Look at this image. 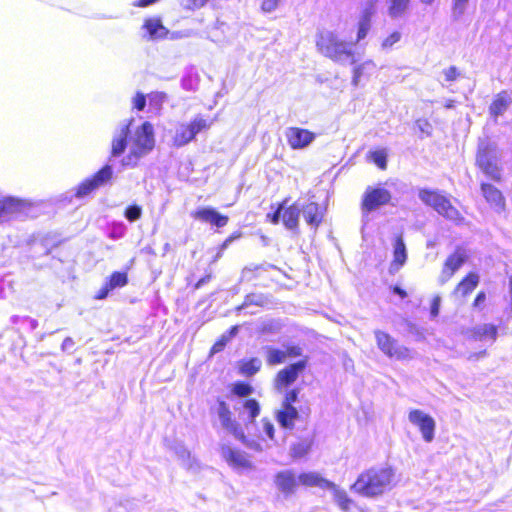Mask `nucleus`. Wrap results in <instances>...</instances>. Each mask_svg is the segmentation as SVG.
<instances>
[{
	"label": "nucleus",
	"mask_w": 512,
	"mask_h": 512,
	"mask_svg": "<svg viewBox=\"0 0 512 512\" xmlns=\"http://www.w3.org/2000/svg\"><path fill=\"white\" fill-rule=\"evenodd\" d=\"M475 335L479 339L489 338L495 341L497 338V327L493 324H483L475 328Z\"/></svg>",
	"instance_id": "nucleus-35"
},
{
	"label": "nucleus",
	"mask_w": 512,
	"mask_h": 512,
	"mask_svg": "<svg viewBox=\"0 0 512 512\" xmlns=\"http://www.w3.org/2000/svg\"><path fill=\"white\" fill-rule=\"evenodd\" d=\"M165 95L163 93H155L151 96V100H159L162 101L164 99Z\"/></svg>",
	"instance_id": "nucleus-64"
},
{
	"label": "nucleus",
	"mask_w": 512,
	"mask_h": 512,
	"mask_svg": "<svg viewBox=\"0 0 512 512\" xmlns=\"http://www.w3.org/2000/svg\"><path fill=\"white\" fill-rule=\"evenodd\" d=\"M73 347H74V341L70 337L65 338L61 345V349L63 351H70Z\"/></svg>",
	"instance_id": "nucleus-56"
},
{
	"label": "nucleus",
	"mask_w": 512,
	"mask_h": 512,
	"mask_svg": "<svg viewBox=\"0 0 512 512\" xmlns=\"http://www.w3.org/2000/svg\"><path fill=\"white\" fill-rule=\"evenodd\" d=\"M310 448H311V444L309 441H306V440L300 441L291 446L290 455L293 458H302L308 454V452L310 451Z\"/></svg>",
	"instance_id": "nucleus-38"
},
{
	"label": "nucleus",
	"mask_w": 512,
	"mask_h": 512,
	"mask_svg": "<svg viewBox=\"0 0 512 512\" xmlns=\"http://www.w3.org/2000/svg\"><path fill=\"white\" fill-rule=\"evenodd\" d=\"M191 216L204 223H209L218 228L228 223V217L220 214L212 207H201L191 213Z\"/></svg>",
	"instance_id": "nucleus-16"
},
{
	"label": "nucleus",
	"mask_w": 512,
	"mask_h": 512,
	"mask_svg": "<svg viewBox=\"0 0 512 512\" xmlns=\"http://www.w3.org/2000/svg\"><path fill=\"white\" fill-rule=\"evenodd\" d=\"M233 392L238 396H248L252 393V387L245 383H236L233 385Z\"/></svg>",
	"instance_id": "nucleus-43"
},
{
	"label": "nucleus",
	"mask_w": 512,
	"mask_h": 512,
	"mask_svg": "<svg viewBox=\"0 0 512 512\" xmlns=\"http://www.w3.org/2000/svg\"><path fill=\"white\" fill-rule=\"evenodd\" d=\"M300 210L301 206L298 203H294L284 210L282 214V221L286 228H297Z\"/></svg>",
	"instance_id": "nucleus-31"
},
{
	"label": "nucleus",
	"mask_w": 512,
	"mask_h": 512,
	"mask_svg": "<svg viewBox=\"0 0 512 512\" xmlns=\"http://www.w3.org/2000/svg\"><path fill=\"white\" fill-rule=\"evenodd\" d=\"M112 175H113L112 167L109 165H105L92 178L84 180L78 186L76 196L77 197H85V196L89 195L94 190H96L100 186L107 183L112 178Z\"/></svg>",
	"instance_id": "nucleus-12"
},
{
	"label": "nucleus",
	"mask_w": 512,
	"mask_h": 512,
	"mask_svg": "<svg viewBox=\"0 0 512 512\" xmlns=\"http://www.w3.org/2000/svg\"><path fill=\"white\" fill-rule=\"evenodd\" d=\"M467 260V253L464 249L458 248L444 262L441 273L438 277L440 285L447 283Z\"/></svg>",
	"instance_id": "nucleus-11"
},
{
	"label": "nucleus",
	"mask_w": 512,
	"mask_h": 512,
	"mask_svg": "<svg viewBox=\"0 0 512 512\" xmlns=\"http://www.w3.org/2000/svg\"><path fill=\"white\" fill-rule=\"evenodd\" d=\"M443 75L446 81L451 82L455 81L459 76V72L455 66H450L447 69L443 70Z\"/></svg>",
	"instance_id": "nucleus-47"
},
{
	"label": "nucleus",
	"mask_w": 512,
	"mask_h": 512,
	"mask_svg": "<svg viewBox=\"0 0 512 512\" xmlns=\"http://www.w3.org/2000/svg\"><path fill=\"white\" fill-rule=\"evenodd\" d=\"M480 277L477 273L471 272L462 279L452 292L456 299H462L468 296L478 286Z\"/></svg>",
	"instance_id": "nucleus-21"
},
{
	"label": "nucleus",
	"mask_w": 512,
	"mask_h": 512,
	"mask_svg": "<svg viewBox=\"0 0 512 512\" xmlns=\"http://www.w3.org/2000/svg\"><path fill=\"white\" fill-rule=\"evenodd\" d=\"M146 105V98L142 93H137L133 98V107L137 110H143Z\"/></svg>",
	"instance_id": "nucleus-51"
},
{
	"label": "nucleus",
	"mask_w": 512,
	"mask_h": 512,
	"mask_svg": "<svg viewBox=\"0 0 512 512\" xmlns=\"http://www.w3.org/2000/svg\"><path fill=\"white\" fill-rule=\"evenodd\" d=\"M394 477L389 467L371 468L358 476L351 489L364 497H378L393 487Z\"/></svg>",
	"instance_id": "nucleus-2"
},
{
	"label": "nucleus",
	"mask_w": 512,
	"mask_h": 512,
	"mask_svg": "<svg viewBox=\"0 0 512 512\" xmlns=\"http://www.w3.org/2000/svg\"><path fill=\"white\" fill-rule=\"evenodd\" d=\"M237 331H238V326H233L230 331L228 332V334H225L229 340L234 337L236 334H237Z\"/></svg>",
	"instance_id": "nucleus-63"
},
{
	"label": "nucleus",
	"mask_w": 512,
	"mask_h": 512,
	"mask_svg": "<svg viewBox=\"0 0 512 512\" xmlns=\"http://www.w3.org/2000/svg\"><path fill=\"white\" fill-rule=\"evenodd\" d=\"M501 159L497 145L488 140H481L478 145L476 164L482 172L494 181H500L502 168L499 164Z\"/></svg>",
	"instance_id": "nucleus-4"
},
{
	"label": "nucleus",
	"mask_w": 512,
	"mask_h": 512,
	"mask_svg": "<svg viewBox=\"0 0 512 512\" xmlns=\"http://www.w3.org/2000/svg\"><path fill=\"white\" fill-rule=\"evenodd\" d=\"M511 103V98L507 92L502 91L498 93L489 106L490 115L496 120L499 116L503 115Z\"/></svg>",
	"instance_id": "nucleus-26"
},
{
	"label": "nucleus",
	"mask_w": 512,
	"mask_h": 512,
	"mask_svg": "<svg viewBox=\"0 0 512 512\" xmlns=\"http://www.w3.org/2000/svg\"><path fill=\"white\" fill-rule=\"evenodd\" d=\"M327 490L331 491L334 502L343 512H349L351 510L354 502L345 490L341 489L333 482H331V486H329Z\"/></svg>",
	"instance_id": "nucleus-25"
},
{
	"label": "nucleus",
	"mask_w": 512,
	"mask_h": 512,
	"mask_svg": "<svg viewBox=\"0 0 512 512\" xmlns=\"http://www.w3.org/2000/svg\"><path fill=\"white\" fill-rule=\"evenodd\" d=\"M392 199L391 192L378 185V186H368L363 193L361 207L363 211V215L375 211L382 206L389 204Z\"/></svg>",
	"instance_id": "nucleus-7"
},
{
	"label": "nucleus",
	"mask_w": 512,
	"mask_h": 512,
	"mask_svg": "<svg viewBox=\"0 0 512 512\" xmlns=\"http://www.w3.org/2000/svg\"><path fill=\"white\" fill-rule=\"evenodd\" d=\"M375 13V7L374 4H371L369 7L365 8L359 17L358 23H357V34H356V40L354 43L357 44L364 40L366 36L368 35L371 25H372V17Z\"/></svg>",
	"instance_id": "nucleus-20"
},
{
	"label": "nucleus",
	"mask_w": 512,
	"mask_h": 512,
	"mask_svg": "<svg viewBox=\"0 0 512 512\" xmlns=\"http://www.w3.org/2000/svg\"><path fill=\"white\" fill-rule=\"evenodd\" d=\"M262 423H263V431L267 434V436L271 440H274V432H275L274 425L267 419H263Z\"/></svg>",
	"instance_id": "nucleus-54"
},
{
	"label": "nucleus",
	"mask_w": 512,
	"mask_h": 512,
	"mask_svg": "<svg viewBox=\"0 0 512 512\" xmlns=\"http://www.w3.org/2000/svg\"><path fill=\"white\" fill-rule=\"evenodd\" d=\"M208 0H183L182 6L186 9H197L203 7Z\"/></svg>",
	"instance_id": "nucleus-45"
},
{
	"label": "nucleus",
	"mask_w": 512,
	"mask_h": 512,
	"mask_svg": "<svg viewBox=\"0 0 512 512\" xmlns=\"http://www.w3.org/2000/svg\"><path fill=\"white\" fill-rule=\"evenodd\" d=\"M407 261V250L402 236H397L393 244V259L389 266L390 273L398 272Z\"/></svg>",
	"instance_id": "nucleus-19"
},
{
	"label": "nucleus",
	"mask_w": 512,
	"mask_h": 512,
	"mask_svg": "<svg viewBox=\"0 0 512 512\" xmlns=\"http://www.w3.org/2000/svg\"><path fill=\"white\" fill-rule=\"evenodd\" d=\"M416 126L422 133H425L426 135L431 134L432 126L427 120H424V119L417 120Z\"/></svg>",
	"instance_id": "nucleus-49"
},
{
	"label": "nucleus",
	"mask_w": 512,
	"mask_h": 512,
	"mask_svg": "<svg viewBox=\"0 0 512 512\" xmlns=\"http://www.w3.org/2000/svg\"><path fill=\"white\" fill-rule=\"evenodd\" d=\"M376 69V64L373 60H365L362 63L355 65L352 70V84L357 87L363 77L370 76Z\"/></svg>",
	"instance_id": "nucleus-29"
},
{
	"label": "nucleus",
	"mask_w": 512,
	"mask_h": 512,
	"mask_svg": "<svg viewBox=\"0 0 512 512\" xmlns=\"http://www.w3.org/2000/svg\"><path fill=\"white\" fill-rule=\"evenodd\" d=\"M175 454L178 459L181 461V464L187 469H194L196 466V461L191 457V453L182 445H177L174 448Z\"/></svg>",
	"instance_id": "nucleus-33"
},
{
	"label": "nucleus",
	"mask_w": 512,
	"mask_h": 512,
	"mask_svg": "<svg viewBox=\"0 0 512 512\" xmlns=\"http://www.w3.org/2000/svg\"><path fill=\"white\" fill-rule=\"evenodd\" d=\"M281 0H263L261 8L264 12H272L274 11Z\"/></svg>",
	"instance_id": "nucleus-48"
},
{
	"label": "nucleus",
	"mask_w": 512,
	"mask_h": 512,
	"mask_svg": "<svg viewBox=\"0 0 512 512\" xmlns=\"http://www.w3.org/2000/svg\"><path fill=\"white\" fill-rule=\"evenodd\" d=\"M237 439L240 440L246 447H248L250 449H253L255 451H262L263 450L262 445L258 441H256V440H248L244 433H243V438H237Z\"/></svg>",
	"instance_id": "nucleus-46"
},
{
	"label": "nucleus",
	"mask_w": 512,
	"mask_h": 512,
	"mask_svg": "<svg viewBox=\"0 0 512 512\" xmlns=\"http://www.w3.org/2000/svg\"><path fill=\"white\" fill-rule=\"evenodd\" d=\"M127 283V275L125 273L121 272H114L109 280V283L107 285L110 289H114L117 287H123Z\"/></svg>",
	"instance_id": "nucleus-41"
},
{
	"label": "nucleus",
	"mask_w": 512,
	"mask_h": 512,
	"mask_svg": "<svg viewBox=\"0 0 512 512\" xmlns=\"http://www.w3.org/2000/svg\"><path fill=\"white\" fill-rule=\"evenodd\" d=\"M286 359L296 358L302 355V349L299 346H287L285 349Z\"/></svg>",
	"instance_id": "nucleus-50"
},
{
	"label": "nucleus",
	"mask_w": 512,
	"mask_h": 512,
	"mask_svg": "<svg viewBox=\"0 0 512 512\" xmlns=\"http://www.w3.org/2000/svg\"><path fill=\"white\" fill-rule=\"evenodd\" d=\"M470 0H452V16L460 19L466 12Z\"/></svg>",
	"instance_id": "nucleus-39"
},
{
	"label": "nucleus",
	"mask_w": 512,
	"mask_h": 512,
	"mask_svg": "<svg viewBox=\"0 0 512 512\" xmlns=\"http://www.w3.org/2000/svg\"><path fill=\"white\" fill-rule=\"evenodd\" d=\"M24 208V203L14 198L0 200V221L8 219L10 216L20 213Z\"/></svg>",
	"instance_id": "nucleus-27"
},
{
	"label": "nucleus",
	"mask_w": 512,
	"mask_h": 512,
	"mask_svg": "<svg viewBox=\"0 0 512 512\" xmlns=\"http://www.w3.org/2000/svg\"><path fill=\"white\" fill-rule=\"evenodd\" d=\"M262 362L258 358H252L240 365V372L243 375L251 376L257 373L261 368Z\"/></svg>",
	"instance_id": "nucleus-37"
},
{
	"label": "nucleus",
	"mask_w": 512,
	"mask_h": 512,
	"mask_svg": "<svg viewBox=\"0 0 512 512\" xmlns=\"http://www.w3.org/2000/svg\"><path fill=\"white\" fill-rule=\"evenodd\" d=\"M411 0H386L387 15L391 20L404 18L410 10Z\"/></svg>",
	"instance_id": "nucleus-23"
},
{
	"label": "nucleus",
	"mask_w": 512,
	"mask_h": 512,
	"mask_svg": "<svg viewBox=\"0 0 512 512\" xmlns=\"http://www.w3.org/2000/svg\"><path fill=\"white\" fill-rule=\"evenodd\" d=\"M402 38V33L399 31H392L387 36L383 37L380 43L381 51L387 52L393 48Z\"/></svg>",
	"instance_id": "nucleus-36"
},
{
	"label": "nucleus",
	"mask_w": 512,
	"mask_h": 512,
	"mask_svg": "<svg viewBox=\"0 0 512 512\" xmlns=\"http://www.w3.org/2000/svg\"><path fill=\"white\" fill-rule=\"evenodd\" d=\"M221 454L226 462L237 470H251L253 469L252 462L248 459L247 455L239 450L232 449L229 446L221 448Z\"/></svg>",
	"instance_id": "nucleus-15"
},
{
	"label": "nucleus",
	"mask_w": 512,
	"mask_h": 512,
	"mask_svg": "<svg viewBox=\"0 0 512 512\" xmlns=\"http://www.w3.org/2000/svg\"><path fill=\"white\" fill-rule=\"evenodd\" d=\"M215 413L223 429L232 434L235 438H243L241 426L232 419V413L224 401H218L215 407Z\"/></svg>",
	"instance_id": "nucleus-13"
},
{
	"label": "nucleus",
	"mask_w": 512,
	"mask_h": 512,
	"mask_svg": "<svg viewBox=\"0 0 512 512\" xmlns=\"http://www.w3.org/2000/svg\"><path fill=\"white\" fill-rule=\"evenodd\" d=\"M141 214V208L136 205L128 207L125 211V217L131 222L138 220L141 217Z\"/></svg>",
	"instance_id": "nucleus-44"
},
{
	"label": "nucleus",
	"mask_w": 512,
	"mask_h": 512,
	"mask_svg": "<svg viewBox=\"0 0 512 512\" xmlns=\"http://www.w3.org/2000/svg\"><path fill=\"white\" fill-rule=\"evenodd\" d=\"M275 417L279 425L287 430H292L296 420L299 418V412L295 407L280 406L276 411Z\"/></svg>",
	"instance_id": "nucleus-22"
},
{
	"label": "nucleus",
	"mask_w": 512,
	"mask_h": 512,
	"mask_svg": "<svg viewBox=\"0 0 512 512\" xmlns=\"http://www.w3.org/2000/svg\"><path fill=\"white\" fill-rule=\"evenodd\" d=\"M440 305H441V297L437 295L433 298L432 304H431L430 313L433 318L438 316L439 310H440Z\"/></svg>",
	"instance_id": "nucleus-53"
},
{
	"label": "nucleus",
	"mask_w": 512,
	"mask_h": 512,
	"mask_svg": "<svg viewBox=\"0 0 512 512\" xmlns=\"http://www.w3.org/2000/svg\"><path fill=\"white\" fill-rule=\"evenodd\" d=\"M156 0H139L136 5L137 6H140V7H145V6H148L152 3H154Z\"/></svg>",
	"instance_id": "nucleus-62"
},
{
	"label": "nucleus",
	"mask_w": 512,
	"mask_h": 512,
	"mask_svg": "<svg viewBox=\"0 0 512 512\" xmlns=\"http://www.w3.org/2000/svg\"><path fill=\"white\" fill-rule=\"evenodd\" d=\"M407 417L410 424L418 429L426 443H431L434 440L436 421L431 415L420 409H411Z\"/></svg>",
	"instance_id": "nucleus-8"
},
{
	"label": "nucleus",
	"mask_w": 512,
	"mask_h": 512,
	"mask_svg": "<svg viewBox=\"0 0 512 512\" xmlns=\"http://www.w3.org/2000/svg\"><path fill=\"white\" fill-rule=\"evenodd\" d=\"M285 137L292 149H303L315 139V134L307 129L290 127L285 131Z\"/></svg>",
	"instance_id": "nucleus-14"
},
{
	"label": "nucleus",
	"mask_w": 512,
	"mask_h": 512,
	"mask_svg": "<svg viewBox=\"0 0 512 512\" xmlns=\"http://www.w3.org/2000/svg\"><path fill=\"white\" fill-rule=\"evenodd\" d=\"M387 156L386 149H379L370 151L367 154V160L373 162L381 170H385L387 168Z\"/></svg>",
	"instance_id": "nucleus-34"
},
{
	"label": "nucleus",
	"mask_w": 512,
	"mask_h": 512,
	"mask_svg": "<svg viewBox=\"0 0 512 512\" xmlns=\"http://www.w3.org/2000/svg\"><path fill=\"white\" fill-rule=\"evenodd\" d=\"M143 30L146 32L143 37L151 41L164 39L169 34V30L163 26L159 18L146 19L143 24Z\"/></svg>",
	"instance_id": "nucleus-18"
},
{
	"label": "nucleus",
	"mask_w": 512,
	"mask_h": 512,
	"mask_svg": "<svg viewBox=\"0 0 512 512\" xmlns=\"http://www.w3.org/2000/svg\"><path fill=\"white\" fill-rule=\"evenodd\" d=\"M243 409L244 413H247L249 415L251 421H253L259 415L260 412L259 404L253 399L246 400L243 403Z\"/></svg>",
	"instance_id": "nucleus-40"
},
{
	"label": "nucleus",
	"mask_w": 512,
	"mask_h": 512,
	"mask_svg": "<svg viewBox=\"0 0 512 512\" xmlns=\"http://www.w3.org/2000/svg\"><path fill=\"white\" fill-rule=\"evenodd\" d=\"M486 299V295L484 292H480L478 293V295L476 296L475 300H474V306L477 307L479 306L481 303H483Z\"/></svg>",
	"instance_id": "nucleus-58"
},
{
	"label": "nucleus",
	"mask_w": 512,
	"mask_h": 512,
	"mask_svg": "<svg viewBox=\"0 0 512 512\" xmlns=\"http://www.w3.org/2000/svg\"><path fill=\"white\" fill-rule=\"evenodd\" d=\"M298 481L300 484L307 487H319L321 489H327L329 486H331V481L323 478L317 472L302 473L298 476Z\"/></svg>",
	"instance_id": "nucleus-28"
},
{
	"label": "nucleus",
	"mask_w": 512,
	"mask_h": 512,
	"mask_svg": "<svg viewBox=\"0 0 512 512\" xmlns=\"http://www.w3.org/2000/svg\"><path fill=\"white\" fill-rule=\"evenodd\" d=\"M213 120L202 115H196L190 122H180L171 132V145L177 148L186 146L192 142L196 135L210 129Z\"/></svg>",
	"instance_id": "nucleus-5"
},
{
	"label": "nucleus",
	"mask_w": 512,
	"mask_h": 512,
	"mask_svg": "<svg viewBox=\"0 0 512 512\" xmlns=\"http://www.w3.org/2000/svg\"><path fill=\"white\" fill-rule=\"evenodd\" d=\"M266 362L268 365L274 366L284 363L286 359L285 350L277 349L271 346L264 348Z\"/></svg>",
	"instance_id": "nucleus-32"
},
{
	"label": "nucleus",
	"mask_w": 512,
	"mask_h": 512,
	"mask_svg": "<svg viewBox=\"0 0 512 512\" xmlns=\"http://www.w3.org/2000/svg\"><path fill=\"white\" fill-rule=\"evenodd\" d=\"M353 46V42L343 40L334 31L326 30L317 35L316 47L319 53L336 63H355Z\"/></svg>",
	"instance_id": "nucleus-3"
},
{
	"label": "nucleus",
	"mask_w": 512,
	"mask_h": 512,
	"mask_svg": "<svg viewBox=\"0 0 512 512\" xmlns=\"http://www.w3.org/2000/svg\"><path fill=\"white\" fill-rule=\"evenodd\" d=\"M375 337L378 348L388 357L398 360L411 359L412 352L404 347L398 345L390 335L380 330L375 331Z\"/></svg>",
	"instance_id": "nucleus-9"
},
{
	"label": "nucleus",
	"mask_w": 512,
	"mask_h": 512,
	"mask_svg": "<svg viewBox=\"0 0 512 512\" xmlns=\"http://www.w3.org/2000/svg\"><path fill=\"white\" fill-rule=\"evenodd\" d=\"M229 341V338L226 336V335H222L221 339L218 340L211 348V353L212 354H215V353H218L220 352L224 347L225 345L227 344V342Z\"/></svg>",
	"instance_id": "nucleus-52"
},
{
	"label": "nucleus",
	"mask_w": 512,
	"mask_h": 512,
	"mask_svg": "<svg viewBox=\"0 0 512 512\" xmlns=\"http://www.w3.org/2000/svg\"><path fill=\"white\" fill-rule=\"evenodd\" d=\"M306 365L307 360H301L281 369L274 379L275 389L278 392H281L284 388L293 384L299 377L300 373L305 370Z\"/></svg>",
	"instance_id": "nucleus-10"
},
{
	"label": "nucleus",
	"mask_w": 512,
	"mask_h": 512,
	"mask_svg": "<svg viewBox=\"0 0 512 512\" xmlns=\"http://www.w3.org/2000/svg\"><path fill=\"white\" fill-rule=\"evenodd\" d=\"M481 190L486 201L497 211H501L504 208V198L502 193L491 184L483 183Z\"/></svg>",
	"instance_id": "nucleus-24"
},
{
	"label": "nucleus",
	"mask_w": 512,
	"mask_h": 512,
	"mask_svg": "<svg viewBox=\"0 0 512 512\" xmlns=\"http://www.w3.org/2000/svg\"><path fill=\"white\" fill-rule=\"evenodd\" d=\"M239 235H231L229 236L221 245L219 253L216 255L215 260L219 259L221 257L222 251L225 250L230 243H232L236 238H238Z\"/></svg>",
	"instance_id": "nucleus-55"
},
{
	"label": "nucleus",
	"mask_w": 512,
	"mask_h": 512,
	"mask_svg": "<svg viewBox=\"0 0 512 512\" xmlns=\"http://www.w3.org/2000/svg\"><path fill=\"white\" fill-rule=\"evenodd\" d=\"M393 291H394V293H396L397 295H399L401 298H405V297L407 296V293H406L403 289H401L400 287H398V286H395V287L393 288Z\"/></svg>",
	"instance_id": "nucleus-61"
},
{
	"label": "nucleus",
	"mask_w": 512,
	"mask_h": 512,
	"mask_svg": "<svg viewBox=\"0 0 512 512\" xmlns=\"http://www.w3.org/2000/svg\"><path fill=\"white\" fill-rule=\"evenodd\" d=\"M287 203V200H285L281 205L280 207L276 210V212L274 213L273 217H272V223L274 224H277L279 222V219H280V216H281V211L284 209V206L286 205Z\"/></svg>",
	"instance_id": "nucleus-57"
},
{
	"label": "nucleus",
	"mask_w": 512,
	"mask_h": 512,
	"mask_svg": "<svg viewBox=\"0 0 512 512\" xmlns=\"http://www.w3.org/2000/svg\"><path fill=\"white\" fill-rule=\"evenodd\" d=\"M298 394V389H292L290 391H287L283 397L281 405L286 407H294L293 404L297 401Z\"/></svg>",
	"instance_id": "nucleus-42"
},
{
	"label": "nucleus",
	"mask_w": 512,
	"mask_h": 512,
	"mask_svg": "<svg viewBox=\"0 0 512 512\" xmlns=\"http://www.w3.org/2000/svg\"><path fill=\"white\" fill-rule=\"evenodd\" d=\"M274 483L280 492L291 495L295 492L299 481L292 470H284L275 475Z\"/></svg>",
	"instance_id": "nucleus-17"
},
{
	"label": "nucleus",
	"mask_w": 512,
	"mask_h": 512,
	"mask_svg": "<svg viewBox=\"0 0 512 512\" xmlns=\"http://www.w3.org/2000/svg\"><path fill=\"white\" fill-rule=\"evenodd\" d=\"M110 290H111V289H110V288H109V286L106 284V285H105V286H104V287L99 291V294H98L97 298H98V299H104V298L108 295V293H109V291H110Z\"/></svg>",
	"instance_id": "nucleus-59"
},
{
	"label": "nucleus",
	"mask_w": 512,
	"mask_h": 512,
	"mask_svg": "<svg viewBox=\"0 0 512 512\" xmlns=\"http://www.w3.org/2000/svg\"><path fill=\"white\" fill-rule=\"evenodd\" d=\"M485 355H486V352L485 351H481L479 353H473V354L469 355L468 359L471 360V361L478 360L480 358L485 357Z\"/></svg>",
	"instance_id": "nucleus-60"
},
{
	"label": "nucleus",
	"mask_w": 512,
	"mask_h": 512,
	"mask_svg": "<svg viewBox=\"0 0 512 512\" xmlns=\"http://www.w3.org/2000/svg\"><path fill=\"white\" fill-rule=\"evenodd\" d=\"M301 209L303 210L304 218L309 225L317 227L320 224L322 220V212L317 203L311 202L306 206H302Z\"/></svg>",
	"instance_id": "nucleus-30"
},
{
	"label": "nucleus",
	"mask_w": 512,
	"mask_h": 512,
	"mask_svg": "<svg viewBox=\"0 0 512 512\" xmlns=\"http://www.w3.org/2000/svg\"><path fill=\"white\" fill-rule=\"evenodd\" d=\"M419 199L426 205L432 207L438 214L451 221H459L461 215L451 204L450 200L435 190L421 189L418 193Z\"/></svg>",
	"instance_id": "nucleus-6"
},
{
	"label": "nucleus",
	"mask_w": 512,
	"mask_h": 512,
	"mask_svg": "<svg viewBox=\"0 0 512 512\" xmlns=\"http://www.w3.org/2000/svg\"><path fill=\"white\" fill-rule=\"evenodd\" d=\"M133 119L122 122L114 131L111 142V155L121 156L126 149L128 153L121 163L126 167H135L139 160L148 155L155 147V134L153 125L145 121L131 130Z\"/></svg>",
	"instance_id": "nucleus-1"
}]
</instances>
